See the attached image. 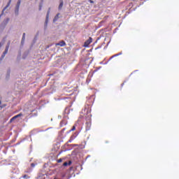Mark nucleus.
I'll return each mask as SVG.
<instances>
[{
    "mask_svg": "<svg viewBox=\"0 0 179 179\" xmlns=\"http://www.w3.org/2000/svg\"><path fill=\"white\" fill-rule=\"evenodd\" d=\"M25 39H26V33H24L22 34V41H21V44H23V43H24Z\"/></svg>",
    "mask_w": 179,
    "mask_h": 179,
    "instance_id": "9b49d317",
    "label": "nucleus"
},
{
    "mask_svg": "<svg viewBox=\"0 0 179 179\" xmlns=\"http://www.w3.org/2000/svg\"><path fill=\"white\" fill-rule=\"evenodd\" d=\"M12 3V0H9L7 5L5 6V8L3 9V12H5L6 9H8V6H10V3Z\"/></svg>",
    "mask_w": 179,
    "mask_h": 179,
    "instance_id": "0eeeda50",
    "label": "nucleus"
},
{
    "mask_svg": "<svg viewBox=\"0 0 179 179\" xmlns=\"http://www.w3.org/2000/svg\"><path fill=\"white\" fill-rule=\"evenodd\" d=\"M76 124H74L73 126V127L71 128V129L69 130V132H72L73 131H76Z\"/></svg>",
    "mask_w": 179,
    "mask_h": 179,
    "instance_id": "2eb2a0df",
    "label": "nucleus"
},
{
    "mask_svg": "<svg viewBox=\"0 0 179 179\" xmlns=\"http://www.w3.org/2000/svg\"><path fill=\"white\" fill-rule=\"evenodd\" d=\"M22 0H18L17 3V6H16V9H15V13H19V8L20 6V2Z\"/></svg>",
    "mask_w": 179,
    "mask_h": 179,
    "instance_id": "39448f33",
    "label": "nucleus"
},
{
    "mask_svg": "<svg viewBox=\"0 0 179 179\" xmlns=\"http://www.w3.org/2000/svg\"><path fill=\"white\" fill-rule=\"evenodd\" d=\"M1 43H0V47H1Z\"/></svg>",
    "mask_w": 179,
    "mask_h": 179,
    "instance_id": "393cba45",
    "label": "nucleus"
},
{
    "mask_svg": "<svg viewBox=\"0 0 179 179\" xmlns=\"http://www.w3.org/2000/svg\"><path fill=\"white\" fill-rule=\"evenodd\" d=\"M49 13H50V11L48 12V14H47V15H46V18H47V19H48Z\"/></svg>",
    "mask_w": 179,
    "mask_h": 179,
    "instance_id": "aec40b11",
    "label": "nucleus"
},
{
    "mask_svg": "<svg viewBox=\"0 0 179 179\" xmlns=\"http://www.w3.org/2000/svg\"><path fill=\"white\" fill-rule=\"evenodd\" d=\"M62 6H64V1L62 0L59 6V9H62Z\"/></svg>",
    "mask_w": 179,
    "mask_h": 179,
    "instance_id": "dca6fc26",
    "label": "nucleus"
},
{
    "mask_svg": "<svg viewBox=\"0 0 179 179\" xmlns=\"http://www.w3.org/2000/svg\"><path fill=\"white\" fill-rule=\"evenodd\" d=\"M122 54V52H120V53H117L116 55H113L111 57H110V59H113V58L115 57H118L119 55H121Z\"/></svg>",
    "mask_w": 179,
    "mask_h": 179,
    "instance_id": "4468645a",
    "label": "nucleus"
},
{
    "mask_svg": "<svg viewBox=\"0 0 179 179\" xmlns=\"http://www.w3.org/2000/svg\"><path fill=\"white\" fill-rule=\"evenodd\" d=\"M8 50H9V43H8V45L6 46V48L4 52H3V54H4V55L8 54Z\"/></svg>",
    "mask_w": 179,
    "mask_h": 179,
    "instance_id": "ddd939ff",
    "label": "nucleus"
},
{
    "mask_svg": "<svg viewBox=\"0 0 179 179\" xmlns=\"http://www.w3.org/2000/svg\"><path fill=\"white\" fill-rule=\"evenodd\" d=\"M66 124H68V122H66V121H65V120H62V121L60 122L61 127H64V125H66Z\"/></svg>",
    "mask_w": 179,
    "mask_h": 179,
    "instance_id": "f8f14e48",
    "label": "nucleus"
},
{
    "mask_svg": "<svg viewBox=\"0 0 179 179\" xmlns=\"http://www.w3.org/2000/svg\"><path fill=\"white\" fill-rule=\"evenodd\" d=\"M22 116H23L22 113H19L18 115H16L15 116L13 117L10 120V122H13V121H15V120H16V118H19V117H22Z\"/></svg>",
    "mask_w": 179,
    "mask_h": 179,
    "instance_id": "7ed1b4c3",
    "label": "nucleus"
},
{
    "mask_svg": "<svg viewBox=\"0 0 179 179\" xmlns=\"http://www.w3.org/2000/svg\"><path fill=\"white\" fill-rule=\"evenodd\" d=\"M85 111H87V114H90L92 113V107L88 106V108H85Z\"/></svg>",
    "mask_w": 179,
    "mask_h": 179,
    "instance_id": "1a4fd4ad",
    "label": "nucleus"
},
{
    "mask_svg": "<svg viewBox=\"0 0 179 179\" xmlns=\"http://www.w3.org/2000/svg\"><path fill=\"white\" fill-rule=\"evenodd\" d=\"M71 164H72V161H69V162H64V163L63 164V166H64V167H66V166H71Z\"/></svg>",
    "mask_w": 179,
    "mask_h": 179,
    "instance_id": "9d476101",
    "label": "nucleus"
},
{
    "mask_svg": "<svg viewBox=\"0 0 179 179\" xmlns=\"http://www.w3.org/2000/svg\"><path fill=\"white\" fill-rule=\"evenodd\" d=\"M90 3H94V1H93V0H90Z\"/></svg>",
    "mask_w": 179,
    "mask_h": 179,
    "instance_id": "412c9836",
    "label": "nucleus"
},
{
    "mask_svg": "<svg viewBox=\"0 0 179 179\" xmlns=\"http://www.w3.org/2000/svg\"><path fill=\"white\" fill-rule=\"evenodd\" d=\"M22 178H30V176H27V175H24L22 176Z\"/></svg>",
    "mask_w": 179,
    "mask_h": 179,
    "instance_id": "f3484780",
    "label": "nucleus"
},
{
    "mask_svg": "<svg viewBox=\"0 0 179 179\" xmlns=\"http://www.w3.org/2000/svg\"><path fill=\"white\" fill-rule=\"evenodd\" d=\"M59 45L60 47H65L66 45V43L64 41H61L60 42L56 43V47Z\"/></svg>",
    "mask_w": 179,
    "mask_h": 179,
    "instance_id": "20e7f679",
    "label": "nucleus"
},
{
    "mask_svg": "<svg viewBox=\"0 0 179 179\" xmlns=\"http://www.w3.org/2000/svg\"><path fill=\"white\" fill-rule=\"evenodd\" d=\"M76 136H77L76 134L71 135L70 137V139L69 140V143H71V142H72V141H73L75 138H76Z\"/></svg>",
    "mask_w": 179,
    "mask_h": 179,
    "instance_id": "423d86ee",
    "label": "nucleus"
},
{
    "mask_svg": "<svg viewBox=\"0 0 179 179\" xmlns=\"http://www.w3.org/2000/svg\"><path fill=\"white\" fill-rule=\"evenodd\" d=\"M5 55H5V53H3V55H1V59H3V58H5Z\"/></svg>",
    "mask_w": 179,
    "mask_h": 179,
    "instance_id": "a211bd4d",
    "label": "nucleus"
},
{
    "mask_svg": "<svg viewBox=\"0 0 179 179\" xmlns=\"http://www.w3.org/2000/svg\"><path fill=\"white\" fill-rule=\"evenodd\" d=\"M93 41V39L92 38V37H90L85 43H84V47H89V45H90V44H92Z\"/></svg>",
    "mask_w": 179,
    "mask_h": 179,
    "instance_id": "f03ea898",
    "label": "nucleus"
},
{
    "mask_svg": "<svg viewBox=\"0 0 179 179\" xmlns=\"http://www.w3.org/2000/svg\"><path fill=\"white\" fill-rule=\"evenodd\" d=\"M2 15H3V11H2V13L1 14V15H0V16H2Z\"/></svg>",
    "mask_w": 179,
    "mask_h": 179,
    "instance_id": "5701e85b",
    "label": "nucleus"
},
{
    "mask_svg": "<svg viewBox=\"0 0 179 179\" xmlns=\"http://www.w3.org/2000/svg\"><path fill=\"white\" fill-rule=\"evenodd\" d=\"M86 121L85 129L86 131H90V128L92 127V115H90V116L86 118Z\"/></svg>",
    "mask_w": 179,
    "mask_h": 179,
    "instance_id": "f257e3e1",
    "label": "nucleus"
},
{
    "mask_svg": "<svg viewBox=\"0 0 179 179\" xmlns=\"http://www.w3.org/2000/svg\"><path fill=\"white\" fill-rule=\"evenodd\" d=\"M31 167H34V164H31Z\"/></svg>",
    "mask_w": 179,
    "mask_h": 179,
    "instance_id": "4be33fe9",
    "label": "nucleus"
},
{
    "mask_svg": "<svg viewBox=\"0 0 179 179\" xmlns=\"http://www.w3.org/2000/svg\"><path fill=\"white\" fill-rule=\"evenodd\" d=\"M8 22H9V18H7V19H6V20L3 22L2 26H3V27H5V26H6V24H8Z\"/></svg>",
    "mask_w": 179,
    "mask_h": 179,
    "instance_id": "6e6552de",
    "label": "nucleus"
},
{
    "mask_svg": "<svg viewBox=\"0 0 179 179\" xmlns=\"http://www.w3.org/2000/svg\"><path fill=\"white\" fill-rule=\"evenodd\" d=\"M2 15H3V11H2V13L1 14V15H0V16H2Z\"/></svg>",
    "mask_w": 179,
    "mask_h": 179,
    "instance_id": "b1692460",
    "label": "nucleus"
},
{
    "mask_svg": "<svg viewBox=\"0 0 179 179\" xmlns=\"http://www.w3.org/2000/svg\"><path fill=\"white\" fill-rule=\"evenodd\" d=\"M57 163H62V159H59L57 160Z\"/></svg>",
    "mask_w": 179,
    "mask_h": 179,
    "instance_id": "6ab92c4d",
    "label": "nucleus"
}]
</instances>
